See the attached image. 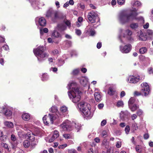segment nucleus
I'll return each instance as SVG.
<instances>
[{
    "label": "nucleus",
    "instance_id": "obj_4",
    "mask_svg": "<svg viewBox=\"0 0 153 153\" xmlns=\"http://www.w3.org/2000/svg\"><path fill=\"white\" fill-rule=\"evenodd\" d=\"M44 48L43 46H39L36 49H34V54L37 57L38 60L40 61V58L43 59L48 56V54L44 52Z\"/></svg>",
    "mask_w": 153,
    "mask_h": 153
},
{
    "label": "nucleus",
    "instance_id": "obj_1",
    "mask_svg": "<svg viewBox=\"0 0 153 153\" xmlns=\"http://www.w3.org/2000/svg\"><path fill=\"white\" fill-rule=\"evenodd\" d=\"M133 12L130 14H128L124 12L120 13L119 15V20L122 24H124L129 21L136 19V17L138 13L136 12L137 9L134 8Z\"/></svg>",
    "mask_w": 153,
    "mask_h": 153
},
{
    "label": "nucleus",
    "instance_id": "obj_49",
    "mask_svg": "<svg viewBox=\"0 0 153 153\" xmlns=\"http://www.w3.org/2000/svg\"><path fill=\"white\" fill-rule=\"evenodd\" d=\"M117 1L119 4L122 5L124 4L125 0H117Z\"/></svg>",
    "mask_w": 153,
    "mask_h": 153
},
{
    "label": "nucleus",
    "instance_id": "obj_55",
    "mask_svg": "<svg viewBox=\"0 0 153 153\" xmlns=\"http://www.w3.org/2000/svg\"><path fill=\"white\" fill-rule=\"evenodd\" d=\"M104 107V104L103 103H100L98 105V107L99 109H101Z\"/></svg>",
    "mask_w": 153,
    "mask_h": 153
},
{
    "label": "nucleus",
    "instance_id": "obj_59",
    "mask_svg": "<svg viewBox=\"0 0 153 153\" xmlns=\"http://www.w3.org/2000/svg\"><path fill=\"white\" fill-rule=\"evenodd\" d=\"M147 33L149 35H152L153 34V31L152 30H148L147 31Z\"/></svg>",
    "mask_w": 153,
    "mask_h": 153
},
{
    "label": "nucleus",
    "instance_id": "obj_5",
    "mask_svg": "<svg viewBox=\"0 0 153 153\" xmlns=\"http://www.w3.org/2000/svg\"><path fill=\"white\" fill-rule=\"evenodd\" d=\"M143 88L140 92L135 91L134 92V95L135 96H139L141 95L146 96L150 94L149 87L146 82H144L141 85Z\"/></svg>",
    "mask_w": 153,
    "mask_h": 153
},
{
    "label": "nucleus",
    "instance_id": "obj_29",
    "mask_svg": "<svg viewBox=\"0 0 153 153\" xmlns=\"http://www.w3.org/2000/svg\"><path fill=\"white\" fill-rule=\"evenodd\" d=\"M4 124L6 126L9 128H12L13 126V123L8 121L5 122L4 123Z\"/></svg>",
    "mask_w": 153,
    "mask_h": 153
},
{
    "label": "nucleus",
    "instance_id": "obj_7",
    "mask_svg": "<svg viewBox=\"0 0 153 153\" xmlns=\"http://www.w3.org/2000/svg\"><path fill=\"white\" fill-rule=\"evenodd\" d=\"M98 17L97 12L91 11L88 13V18L89 21L91 23H94L96 22V20Z\"/></svg>",
    "mask_w": 153,
    "mask_h": 153
},
{
    "label": "nucleus",
    "instance_id": "obj_33",
    "mask_svg": "<svg viewBox=\"0 0 153 153\" xmlns=\"http://www.w3.org/2000/svg\"><path fill=\"white\" fill-rule=\"evenodd\" d=\"M64 137L66 139H70L72 138V137L71 134H65L63 135Z\"/></svg>",
    "mask_w": 153,
    "mask_h": 153
},
{
    "label": "nucleus",
    "instance_id": "obj_25",
    "mask_svg": "<svg viewBox=\"0 0 153 153\" xmlns=\"http://www.w3.org/2000/svg\"><path fill=\"white\" fill-rule=\"evenodd\" d=\"M147 49L146 48L143 47L140 48L139 50V52L140 53L144 54L146 52Z\"/></svg>",
    "mask_w": 153,
    "mask_h": 153
},
{
    "label": "nucleus",
    "instance_id": "obj_24",
    "mask_svg": "<svg viewBox=\"0 0 153 153\" xmlns=\"http://www.w3.org/2000/svg\"><path fill=\"white\" fill-rule=\"evenodd\" d=\"M128 106L130 109L132 111H135L138 108V106H137L135 104L132 105H129V106Z\"/></svg>",
    "mask_w": 153,
    "mask_h": 153
},
{
    "label": "nucleus",
    "instance_id": "obj_23",
    "mask_svg": "<svg viewBox=\"0 0 153 153\" xmlns=\"http://www.w3.org/2000/svg\"><path fill=\"white\" fill-rule=\"evenodd\" d=\"M131 4L133 7H134L135 6L138 7L141 4L140 2L138 1H135L134 0H133L132 1Z\"/></svg>",
    "mask_w": 153,
    "mask_h": 153
},
{
    "label": "nucleus",
    "instance_id": "obj_32",
    "mask_svg": "<svg viewBox=\"0 0 153 153\" xmlns=\"http://www.w3.org/2000/svg\"><path fill=\"white\" fill-rule=\"evenodd\" d=\"M130 27L133 29H135L138 27V25L137 23H132L130 25Z\"/></svg>",
    "mask_w": 153,
    "mask_h": 153
},
{
    "label": "nucleus",
    "instance_id": "obj_21",
    "mask_svg": "<svg viewBox=\"0 0 153 153\" xmlns=\"http://www.w3.org/2000/svg\"><path fill=\"white\" fill-rule=\"evenodd\" d=\"M72 127L75 126V128L77 130V131H79V130L80 129L81 127V125L79 123H75L73 122L71 123Z\"/></svg>",
    "mask_w": 153,
    "mask_h": 153
},
{
    "label": "nucleus",
    "instance_id": "obj_27",
    "mask_svg": "<svg viewBox=\"0 0 153 153\" xmlns=\"http://www.w3.org/2000/svg\"><path fill=\"white\" fill-rule=\"evenodd\" d=\"M58 27L59 29L61 31L64 30H65L66 28V27L64 25L62 24L59 25H58Z\"/></svg>",
    "mask_w": 153,
    "mask_h": 153
},
{
    "label": "nucleus",
    "instance_id": "obj_56",
    "mask_svg": "<svg viewBox=\"0 0 153 153\" xmlns=\"http://www.w3.org/2000/svg\"><path fill=\"white\" fill-rule=\"evenodd\" d=\"M67 146L66 144L60 145L59 146V149H63Z\"/></svg>",
    "mask_w": 153,
    "mask_h": 153
},
{
    "label": "nucleus",
    "instance_id": "obj_28",
    "mask_svg": "<svg viewBox=\"0 0 153 153\" xmlns=\"http://www.w3.org/2000/svg\"><path fill=\"white\" fill-rule=\"evenodd\" d=\"M30 145V142L28 140H25L23 142V146L25 148H27Z\"/></svg>",
    "mask_w": 153,
    "mask_h": 153
},
{
    "label": "nucleus",
    "instance_id": "obj_42",
    "mask_svg": "<svg viewBox=\"0 0 153 153\" xmlns=\"http://www.w3.org/2000/svg\"><path fill=\"white\" fill-rule=\"evenodd\" d=\"M22 128L25 130H26L29 128V124H25L22 126Z\"/></svg>",
    "mask_w": 153,
    "mask_h": 153
},
{
    "label": "nucleus",
    "instance_id": "obj_50",
    "mask_svg": "<svg viewBox=\"0 0 153 153\" xmlns=\"http://www.w3.org/2000/svg\"><path fill=\"white\" fill-rule=\"evenodd\" d=\"M53 135L56 136V137H57V138L59 136L58 131L57 130H55L54 132Z\"/></svg>",
    "mask_w": 153,
    "mask_h": 153
},
{
    "label": "nucleus",
    "instance_id": "obj_13",
    "mask_svg": "<svg viewBox=\"0 0 153 153\" xmlns=\"http://www.w3.org/2000/svg\"><path fill=\"white\" fill-rule=\"evenodd\" d=\"M58 114H59V112H57L56 114H49L48 115V117L49 118L51 123V124H53V121L55 120L57 118V116L58 117Z\"/></svg>",
    "mask_w": 153,
    "mask_h": 153
},
{
    "label": "nucleus",
    "instance_id": "obj_20",
    "mask_svg": "<svg viewBox=\"0 0 153 153\" xmlns=\"http://www.w3.org/2000/svg\"><path fill=\"white\" fill-rule=\"evenodd\" d=\"M23 119L25 121H28L30 119V115L27 113H24L22 115Z\"/></svg>",
    "mask_w": 153,
    "mask_h": 153
},
{
    "label": "nucleus",
    "instance_id": "obj_16",
    "mask_svg": "<svg viewBox=\"0 0 153 153\" xmlns=\"http://www.w3.org/2000/svg\"><path fill=\"white\" fill-rule=\"evenodd\" d=\"M94 96L95 100L97 102H100L102 100L101 96L98 92H95Z\"/></svg>",
    "mask_w": 153,
    "mask_h": 153
},
{
    "label": "nucleus",
    "instance_id": "obj_15",
    "mask_svg": "<svg viewBox=\"0 0 153 153\" xmlns=\"http://www.w3.org/2000/svg\"><path fill=\"white\" fill-rule=\"evenodd\" d=\"M82 112L86 116L90 118L93 115V113L91 112L89 108Z\"/></svg>",
    "mask_w": 153,
    "mask_h": 153
},
{
    "label": "nucleus",
    "instance_id": "obj_45",
    "mask_svg": "<svg viewBox=\"0 0 153 153\" xmlns=\"http://www.w3.org/2000/svg\"><path fill=\"white\" fill-rule=\"evenodd\" d=\"M129 114V113L127 111H121L120 113V116L122 115V114H125L126 115H127Z\"/></svg>",
    "mask_w": 153,
    "mask_h": 153
},
{
    "label": "nucleus",
    "instance_id": "obj_22",
    "mask_svg": "<svg viewBox=\"0 0 153 153\" xmlns=\"http://www.w3.org/2000/svg\"><path fill=\"white\" fill-rule=\"evenodd\" d=\"M7 137V136L4 135L3 132L0 131V141H4L6 140Z\"/></svg>",
    "mask_w": 153,
    "mask_h": 153
},
{
    "label": "nucleus",
    "instance_id": "obj_9",
    "mask_svg": "<svg viewBox=\"0 0 153 153\" xmlns=\"http://www.w3.org/2000/svg\"><path fill=\"white\" fill-rule=\"evenodd\" d=\"M90 105L84 102H81L78 104V106L82 111H85L89 108Z\"/></svg>",
    "mask_w": 153,
    "mask_h": 153
},
{
    "label": "nucleus",
    "instance_id": "obj_58",
    "mask_svg": "<svg viewBox=\"0 0 153 153\" xmlns=\"http://www.w3.org/2000/svg\"><path fill=\"white\" fill-rule=\"evenodd\" d=\"M11 139L12 140L15 141L16 140V138L15 135L14 134H12L11 135Z\"/></svg>",
    "mask_w": 153,
    "mask_h": 153
},
{
    "label": "nucleus",
    "instance_id": "obj_14",
    "mask_svg": "<svg viewBox=\"0 0 153 153\" xmlns=\"http://www.w3.org/2000/svg\"><path fill=\"white\" fill-rule=\"evenodd\" d=\"M26 136L27 139H29L31 142L35 140V137L34 135L30 132H27L26 134Z\"/></svg>",
    "mask_w": 153,
    "mask_h": 153
},
{
    "label": "nucleus",
    "instance_id": "obj_10",
    "mask_svg": "<svg viewBox=\"0 0 153 153\" xmlns=\"http://www.w3.org/2000/svg\"><path fill=\"white\" fill-rule=\"evenodd\" d=\"M131 45L130 44L127 45L124 47L120 46V50L123 53H128L131 50Z\"/></svg>",
    "mask_w": 153,
    "mask_h": 153
},
{
    "label": "nucleus",
    "instance_id": "obj_62",
    "mask_svg": "<svg viewBox=\"0 0 153 153\" xmlns=\"http://www.w3.org/2000/svg\"><path fill=\"white\" fill-rule=\"evenodd\" d=\"M3 48L5 50L7 51L9 49V48L8 46L7 45H5L3 46Z\"/></svg>",
    "mask_w": 153,
    "mask_h": 153
},
{
    "label": "nucleus",
    "instance_id": "obj_2",
    "mask_svg": "<svg viewBox=\"0 0 153 153\" xmlns=\"http://www.w3.org/2000/svg\"><path fill=\"white\" fill-rule=\"evenodd\" d=\"M46 16L48 18H51V21L54 22H57L58 20L63 19L64 17L62 13L51 9L47 11Z\"/></svg>",
    "mask_w": 153,
    "mask_h": 153
},
{
    "label": "nucleus",
    "instance_id": "obj_11",
    "mask_svg": "<svg viewBox=\"0 0 153 153\" xmlns=\"http://www.w3.org/2000/svg\"><path fill=\"white\" fill-rule=\"evenodd\" d=\"M68 89H70V91H74L76 89H79L77 87L76 83L72 81L69 83L67 86Z\"/></svg>",
    "mask_w": 153,
    "mask_h": 153
},
{
    "label": "nucleus",
    "instance_id": "obj_40",
    "mask_svg": "<svg viewBox=\"0 0 153 153\" xmlns=\"http://www.w3.org/2000/svg\"><path fill=\"white\" fill-rule=\"evenodd\" d=\"M1 145L4 148L7 149L8 151H9V149L8 147V145L7 144L2 143L1 144Z\"/></svg>",
    "mask_w": 153,
    "mask_h": 153
},
{
    "label": "nucleus",
    "instance_id": "obj_44",
    "mask_svg": "<svg viewBox=\"0 0 153 153\" xmlns=\"http://www.w3.org/2000/svg\"><path fill=\"white\" fill-rule=\"evenodd\" d=\"M130 130V127L129 126H127L125 128V131L127 134H128Z\"/></svg>",
    "mask_w": 153,
    "mask_h": 153
},
{
    "label": "nucleus",
    "instance_id": "obj_53",
    "mask_svg": "<svg viewBox=\"0 0 153 153\" xmlns=\"http://www.w3.org/2000/svg\"><path fill=\"white\" fill-rule=\"evenodd\" d=\"M113 149L112 148H110L108 149L107 150V153H113Z\"/></svg>",
    "mask_w": 153,
    "mask_h": 153
},
{
    "label": "nucleus",
    "instance_id": "obj_46",
    "mask_svg": "<svg viewBox=\"0 0 153 153\" xmlns=\"http://www.w3.org/2000/svg\"><path fill=\"white\" fill-rule=\"evenodd\" d=\"M48 76L46 74H44L42 75V80L43 81L47 80L48 78Z\"/></svg>",
    "mask_w": 153,
    "mask_h": 153
},
{
    "label": "nucleus",
    "instance_id": "obj_48",
    "mask_svg": "<svg viewBox=\"0 0 153 153\" xmlns=\"http://www.w3.org/2000/svg\"><path fill=\"white\" fill-rule=\"evenodd\" d=\"M79 71V69H76L74 70L72 72V74L73 75H75L77 74Z\"/></svg>",
    "mask_w": 153,
    "mask_h": 153
},
{
    "label": "nucleus",
    "instance_id": "obj_41",
    "mask_svg": "<svg viewBox=\"0 0 153 153\" xmlns=\"http://www.w3.org/2000/svg\"><path fill=\"white\" fill-rule=\"evenodd\" d=\"M102 144L105 146H108V142L106 139L104 138L102 142Z\"/></svg>",
    "mask_w": 153,
    "mask_h": 153
},
{
    "label": "nucleus",
    "instance_id": "obj_39",
    "mask_svg": "<svg viewBox=\"0 0 153 153\" xmlns=\"http://www.w3.org/2000/svg\"><path fill=\"white\" fill-rule=\"evenodd\" d=\"M134 102V98H130L128 101V106H129V105H133Z\"/></svg>",
    "mask_w": 153,
    "mask_h": 153
},
{
    "label": "nucleus",
    "instance_id": "obj_57",
    "mask_svg": "<svg viewBox=\"0 0 153 153\" xmlns=\"http://www.w3.org/2000/svg\"><path fill=\"white\" fill-rule=\"evenodd\" d=\"M76 33L78 35H80L81 34V32L80 30L78 29L76 30Z\"/></svg>",
    "mask_w": 153,
    "mask_h": 153
},
{
    "label": "nucleus",
    "instance_id": "obj_64",
    "mask_svg": "<svg viewBox=\"0 0 153 153\" xmlns=\"http://www.w3.org/2000/svg\"><path fill=\"white\" fill-rule=\"evenodd\" d=\"M148 72L150 74H153V69L151 68H150L148 69Z\"/></svg>",
    "mask_w": 153,
    "mask_h": 153
},
{
    "label": "nucleus",
    "instance_id": "obj_61",
    "mask_svg": "<svg viewBox=\"0 0 153 153\" xmlns=\"http://www.w3.org/2000/svg\"><path fill=\"white\" fill-rule=\"evenodd\" d=\"M69 153H77L76 151L74 149H71L69 151Z\"/></svg>",
    "mask_w": 153,
    "mask_h": 153
},
{
    "label": "nucleus",
    "instance_id": "obj_19",
    "mask_svg": "<svg viewBox=\"0 0 153 153\" xmlns=\"http://www.w3.org/2000/svg\"><path fill=\"white\" fill-rule=\"evenodd\" d=\"M5 109L3 111L2 113L4 114L7 117H10L12 115V111L9 109H7L6 108H4Z\"/></svg>",
    "mask_w": 153,
    "mask_h": 153
},
{
    "label": "nucleus",
    "instance_id": "obj_63",
    "mask_svg": "<svg viewBox=\"0 0 153 153\" xmlns=\"http://www.w3.org/2000/svg\"><path fill=\"white\" fill-rule=\"evenodd\" d=\"M144 138L145 139H147L149 137V135L148 133L145 134L143 136Z\"/></svg>",
    "mask_w": 153,
    "mask_h": 153
},
{
    "label": "nucleus",
    "instance_id": "obj_3",
    "mask_svg": "<svg viewBox=\"0 0 153 153\" xmlns=\"http://www.w3.org/2000/svg\"><path fill=\"white\" fill-rule=\"evenodd\" d=\"M81 91L79 89H76L74 91H70L68 92V94L69 98L72 99V101L74 103H76L79 101L80 99V94Z\"/></svg>",
    "mask_w": 153,
    "mask_h": 153
},
{
    "label": "nucleus",
    "instance_id": "obj_18",
    "mask_svg": "<svg viewBox=\"0 0 153 153\" xmlns=\"http://www.w3.org/2000/svg\"><path fill=\"white\" fill-rule=\"evenodd\" d=\"M52 36L55 38H61L62 36L61 34L56 30H54L52 33Z\"/></svg>",
    "mask_w": 153,
    "mask_h": 153
},
{
    "label": "nucleus",
    "instance_id": "obj_6",
    "mask_svg": "<svg viewBox=\"0 0 153 153\" xmlns=\"http://www.w3.org/2000/svg\"><path fill=\"white\" fill-rule=\"evenodd\" d=\"M60 126L64 131H71L72 129L71 123L68 120L64 121Z\"/></svg>",
    "mask_w": 153,
    "mask_h": 153
},
{
    "label": "nucleus",
    "instance_id": "obj_36",
    "mask_svg": "<svg viewBox=\"0 0 153 153\" xmlns=\"http://www.w3.org/2000/svg\"><path fill=\"white\" fill-rule=\"evenodd\" d=\"M50 110L53 113H54L56 112L57 113V112H58V109L55 106H53L52 107H51V109H50Z\"/></svg>",
    "mask_w": 153,
    "mask_h": 153
},
{
    "label": "nucleus",
    "instance_id": "obj_38",
    "mask_svg": "<svg viewBox=\"0 0 153 153\" xmlns=\"http://www.w3.org/2000/svg\"><path fill=\"white\" fill-rule=\"evenodd\" d=\"M88 153H98L96 150H94L92 148H90L88 150Z\"/></svg>",
    "mask_w": 153,
    "mask_h": 153
},
{
    "label": "nucleus",
    "instance_id": "obj_54",
    "mask_svg": "<svg viewBox=\"0 0 153 153\" xmlns=\"http://www.w3.org/2000/svg\"><path fill=\"white\" fill-rule=\"evenodd\" d=\"M143 113V111L141 110H139L137 112V114L138 115L140 116Z\"/></svg>",
    "mask_w": 153,
    "mask_h": 153
},
{
    "label": "nucleus",
    "instance_id": "obj_51",
    "mask_svg": "<svg viewBox=\"0 0 153 153\" xmlns=\"http://www.w3.org/2000/svg\"><path fill=\"white\" fill-rule=\"evenodd\" d=\"M78 7L81 8L82 9L84 10L85 8V5L82 4L80 3L78 4Z\"/></svg>",
    "mask_w": 153,
    "mask_h": 153
},
{
    "label": "nucleus",
    "instance_id": "obj_43",
    "mask_svg": "<svg viewBox=\"0 0 153 153\" xmlns=\"http://www.w3.org/2000/svg\"><path fill=\"white\" fill-rule=\"evenodd\" d=\"M29 1L31 4L34 3L35 4L37 5L38 4V2H39L38 0H29Z\"/></svg>",
    "mask_w": 153,
    "mask_h": 153
},
{
    "label": "nucleus",
    "instance_id": "obj_35",
    "mask_svg": "<svg viewBox=\"0 0 153 153\" xmlns=\"http://www.w3.org/2000/svg\"><path fill=\"white\" fill-rule=\"evenodd\" d=\"M60 110L62 113L66 112L67 111V108L65 106H63L61 107Z\"/></svg>",
    "mask_w": 153,
    "mask_h": 153
},
{
    "label": "nucleus",
    "instance_id": "obj_60",
    "mask_svg": "<svg viewBox=\"0 0 153 153\" xmlns=\"http://www.w3.org/2000/svg\"><path fill=\"white\" fill-rule=\"evenodd\" d=\"M106 123V121L105 120H104L101 122V126H105Z\"/></svg>",
    "mask_w": 153,
    "mask_h": 153
},
{
    "label": "nucleus",
    "instance_id": "obj_17",
    "mask_svg": "<svg viewBox=\"0 0 153 153\" xmlns=\"http://www.w3.org/2000/svg\"><path fill=\"white\" fill-rule=\"evenodd\" d=\"M39 25L42 26H45L46 24V21L43 17H41L39 19Z\"/></svg>",
    "mask_w": 153,
    "mask_h": 153
},
{
    "label": "nucleus",
    "instance_id": "obj_31",
    "mask_svg": "<svg viewBox=\"0 0 153 153\" xmlns=\"http://www.w3.org/2000/svg\"><path fill=\"white\" fill-rule=\"evenodd\" d=\"M136 152L138 153H141L142 151V147L140 146H137L135 148Z\"/></svg>",
    "mask_w": 153,
    "mask_h": 153
},
{
    "label": "nucleus",
    "instance_id": "obj_8",
    "mask_svg": "<svg viewBox=\"0 0 153 153\" xmlns=\"http://www.w3.org/2000/svg\"><path fill=\"white\" fill-rule=\"evenodd\" d=\"M144 77L145 76L144 75L138 76L136 77L134 76H130L128 79V81L129 80L130 83H136L140 80H143Z\"/></svg>",
    "mask_w": 153,
    "mask_h": 153
},
{
    "label": "nucleus",
    "instance_id": "obj_47",
    "mask_svg": "<svg viewBox=\"0 0 153 153\" xmlns=\"http://www.w3.org/2000/svg\"><path fill=\"white\" fill-rule=\"evenodd\" d=\"M125 33L126 35L129 36H131L132 34V32L128 30H127L126 31Z\"/></svg>",
    "mask_w": 153,
    "mask_h": 153
},
{
    "label": "nucleus",
    "instance_id": "obj_12",
    "mask_svg": "<svg viewBox=\"0 0 153 153\" xmlns=\"http://www.w3.org/2000/svg\"><path fill=\"white\" fill-rule=\"evenodd\" d=\"M137 36L139 37V39L141 41H146L147 39V37L146 35L143 34L142 31L140 30L137 33Z\"/></svg>",
    "mask_w": 153,
    "mask_h": 153
},
{
    "label": "nucleus",
    "instance_id": "obj_52",
    "mask_svg": "<svg viewBox=\"0 0 153 153\" xmlns=\"http://www.w3.org/2000/svg\"><path fill=\"white\" fill-rule=\"evenodd\" d=\"M132 127L133 129L135 130H137L138 128V126L136 123H134L132 125Z\"/></svg>",
    "mask_w": 153,
    "mask_h": 153
},
{
    "label": "nucleus",
    "instance_id": "obj_34",
    "mask_svg": "<svg viewBox=\"0 0 153 153\" xmlns=\"http://www.w3.org/2000/svg\"><path fill=\"white\" fill-rule=\"evenodd\" d=\"M48 29L47 28H45L43 29V31L41 29H40V33L41 35H43V32L45 33H47L48 32Z\"/></svg>",
    "mask_w": 153,
    "mask_h": 153
},
{
    "label": "nucleus",
    "instance_id": "obj_26",
    "mask_svg": "<svg viewBox=\"0 0 153 153\" xmlns=\"http://www.w3.org/2000/svg\"><path fill=\"white\" fill-rule=\"evenodd\" d=\"M124 105V103L122 101L119 100L117 102L116 106L118 107H123Z\"/></svg>",
    "mask_w": 153,
    "mask_h": 153
},
{
    "label": "nucleus",
    "instance_id": "obj_37",
    "mask_svg": "<svg viewBox=\"0 0 153 153\" xmlns=\"http://www.w3.org/2000/svg\"><path fill=\"white\" fill-rule=\"evenodd\" d=\"M102 136L104 137H106L108 135V131L104 130L103 131L101 134Z\"/></svg>",
    "mask_w": 153,
    "mask_h": 153
},
{
    "label": "nucleus",
    "instance_id": "obj_30",
    "mask_svg": "<svg viewBox=\"0 0 153 153\" xmlns=\"http://www.w3.org/2000/svg\"><path fill=\"white\" fill-rule=\"evenodd\" d=\"M115 91L111 87H110L108 91V94L110 95H113L115 94Z\"/></svg>",
    "mask_w": 153,
    "mask_h": 153
}]
</instances>
